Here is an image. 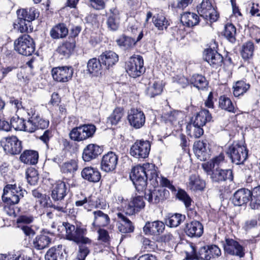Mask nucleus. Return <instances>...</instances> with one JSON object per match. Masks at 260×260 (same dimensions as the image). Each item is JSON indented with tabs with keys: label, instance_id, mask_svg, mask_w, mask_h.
Wrapping results in <instances>:
<instances>
[{
	"label": "nucleus",
	"instance_id": "obj_1",
	"mask_svg": "<svg viewBox=\"0 0 260 260\" xmlns=\"http://www.w3.org/2000/svg\"><path fill=\"white\" fill-rule=\"evenodd\" d=\"M130 178L138 192L143 191L147 186L148 180L153 186L158 185V181L163 188L168 187L172 184L167 178L159 177L154 169V165L149 163L134 167L130 174Z\"/></svg>",
	"mask_w": 260,
	"mask_h": 260
},
{
	"label": "nucleus",
	"instance_id": "obj_2",
	"mask_svg": "<svg viewBox=\"0 0 260 260\" xmlns=\"http://www.w3.org/2000/svg\"><path fill=\"white\" fill-rule=\"evenodd\" d=\"M62 225L66 231V239L78 245L77 259L85 260L90 252L87 245H90L91 244V240L85 237L87 232L86 228L82 225L80 222L74 225L69 222H63Z\"/></svg>",
	"mask_w": 260,
	"mask_h": 260
},
{
	"label": "nucleus",
	"instance_id": "obj_3",
	"mask_svg": "<svg viewBox=\"0 0 260 260\" xmlns=\"http://www.w3.org/2000/svg\"><path fill=\"white\" fill-rule=\"evenodd\" d=\"M27 195V191L20 186L7 184L3 188L2 196L4 210L9 215L14 213V206L23 202Z\"/></svg>",
	"mask_w": 260,
	"mask_h": 260
},
{
	"label": "nucleus",
	"instance_id": "obj_4",
	"mask_svg": "<svg viewBox=\"0 0 260 260\" xmlns=\"http://www.w3.org/2000/svg\"><path fill=\"white\" fill-rule=\"evenodd\" d=\"M16 14L18 21L17 23H14V27L16 28L17 25L18 30L23 33L28 31V27L30 26V23L39 16L40 13L36 8L31 7L19 9Z\"/></svg>",
	"mask_w": 260,
	"mask_h": 260
},
{
	"label": "nucleus",
	"instance_id": "obj_5",
	"mask_svg": "<svg viewBox=\"0 0 260 260\" xmlns=\"http://www.w3.org/2000/svg\"><path fill=\"white\" fill-rule=\"evenodd\" d=\"M69 190L67 185L63 181H59L53 186L51 191V198L54 202H59L56 204H52L50 207L58 211L66 213L67 204L62 202L64 197Z\"/></svg>",
	"mask_w": 260,
	"mask_h": 260
},
{
	"label": "nucleus",
	"instance_id": "obj_6",
	"mask_svg": "<svg viewBox=\"0 0 260 260\" xmlns=\"http://www.w3.org/2000/svg\"><path fill=\"white\" fill-rule=\"evenodd\" d=\"M96 126L91 123L83 124L72 128L69 133L72 140L81 142L93 137Z\"/></svg>",
	"mask_w": 260,
	"mask_h": 260
},
{
	"label": "nucleus",
	"instance_id": "obj_7",
	"mask_svg": "<svg viewBox=\"0 0 260 260\" xmlns=\"http://www.w3.org/2000/svg\"><path fill=\"white\" fill-rule=\"evenodd\" d=\"M248 153L247 147L238 143L230 145L226 151L231 162L236 165H243L248 158Z\"/></svg>",
	"mask_w": 260,
	"mask_h": 260
},
{
	"label": "nucleus",
	"instance_id": "obj_8",
	"mask_svg": "<svg viewBox=\"0 0 260 260\" xmlns=\"http://www.w3.org/2000/svg\"><path fill=\"white\" fill-rule=\"evenodd\" d=\"M35 43L32 38L28 35L20 36L14 42V50L24 56H30L35 51Z\"/></svg>",
	"mask_w": 260,
	"mask_h": 260
},
{
	"label": "nucleus",
	"instance_id": "obj_9",
	"mask_svg": "<svg viewBox=\"0 0 260 260\" xmlns=\"http://www.w3.org/2000/svg\"><path fill=\"white\" fill-rule=\"evenodd\" d=\"M154 187L153 189L145 190L144 198L148 202L152 205H158L162 203L170 197L169 190L163 187Z\"/></svg>",
	"mask_w": 260,
	"mask_h": 260
},
{
	"label": "nucleus",
	"instance_id": "obj_10",
	"mask_svg": "<svg viewBox=\"0 0 260 260\" xmlns=\"http://www.w3.org/2000/svg\"><path fill=\"white\" fill-rule=\"evenodd\" d=\"M143 57L140 55L132 56L126 62L125 70L129 76L136 78L145 71Z\"/></svg>",
	"mask_w": 260,
	"mask_h": 260
},
{
	"label": "nucleus",
	"instance_id": "obj_11",
	"mask_svg": "<svg viewBox=\"0 0 260 260\" xmlns=\"http://www.w3.org/2000/svg\"><path fill=\"white\" fill-rule=\"evenodd\" d=\"M197 11L201 17L211 22H215L219 17V13L209 0H203L200 6L197 7Z\"/></svg>",
	"mask_w": 260,
	"mask_h": 260
},
{
	"label": "nucleus",
	"instance_id": "obj_12",
	"mask_svg": "<svg viewBox=\"0 0 260 260\" xmlns=\"http://www.w3.org/2000/svg\"><path fill=\"white\" fill-rule=\"evenodd\" d=\"M151 145L147 140H137L129 150L131 155L137 158H145L148 156Z\"/></svg>",
	"mask_w": 260,
	"mask_h": 260
},
{
	"label": "nucleus",
	"instance_id": "obj_13",
	"mask_svg": "<svg viewBox=\"0 0 260 260\" xmlns=\"http://www.w3.org/2000/svg\"><path fill=\"white\" fill-rule=\"evenodd\" d=\"M212 183L216 185L225 183L227 181L234 180V174L232 169H215L210 177Z\"/></svg>",
	"mask_w": 260,
	"mask_h": 260
},
{
	"label": "nucleus",
	"instance_id": "obj_14",
	"mask_svg": "<svg viewBox=\"0 0 260 260\" xmlns=\"http://www.w3.org/2000/svg\"><path fill=\"white\" fill-rule=\"evenodd\" d=\"M73 73L74 69L72 66L57 67L51 70L53 79L59 82H66L71 80Z\"/></svg>",
	"mask_w": 260,
	"mask_h": 260
},
{
	"label": "nucleus",
	"instance_id": "obj_15",
	"mask_svg": "<svg viewBox=\"0 0 260 260\" xmlns=\"http://www.w3.org/2000/svg\"><path fill=\"white\" fill-rule=\"evenodd\" d=\"M224 252L228 254L243 257L245 255V248L237 241L226 238L223 242Z\"/></svg>",
	"mask_w": 260,
	"mask_h": 260
},
{
	"label": "nucleus",
	"instance_id": "obj_16",
	"mask_svg": "<svg viewBox=\"0 0 260 260\" xmlns=\"http://www.w3.org/2000/svg\"><path fill=\"white\" fill-rule=\"evenodd\" d=\"M203 58L212 68L216 69L220 67L223 61V56L212 48H207L204 50Z\"/></svg>",
	"mask_w": 260,
	"mask_h": 260
},
{
	"label": "nucleus",
	"instance_id": "obj_17",
	"mask_svg": "<svg viewBox=\"0 0 260 260\" xmlns=\"http://www.w3.org/2000/svg\"><path fill=\"white\" fill-rule=\"evenodd\" d=\"M253 201L252 192L250 190L243 188L237 190L231 198L235 206H241L246 204L250 200Z\"/></svg>",
	"mask_w": 260,
	"mask_h": 260
},
{
	"label": "nucleus",
	"instance_id": "obj_18",
	"mask_svg": "<svg viewBox=\"0 0 260 260\" xmlns=\"http://www.w3.org/2000/svg\"><path fill=\"white\" fill-rule=\"evenodd\" d=\"M127 119L130 125L136 129L142 127L145 123L143 112L138 109H131L128 114Z\"/></svg>",
	"mask_w": 260,
	"mask_h": 260
},
{
	"label": "nucleus",
	"instance_id": "obj_19",
	"mask_svg": "<svg viewBox=\"0 0 260 260\" xmlns=\"http://www.w3.org/2000/svg\"><path fill=\"white\" fill-rule=\"evenodd\" d=\"M118 156L111 151L105 154L102 159L101 167L106 172L113 171L116 169L118 161Z\"/></svg>",
	"mask_w": 260,
	"mask_h": 260
},
{
	"label": "nucleus",
	"instance_id": "obj_20",
	"mask_svg": "<svg viewBox=\"0 0 260 260\" xmlns=\"http://www.w3.org/2000/svg\"><path fill=\"white\" fill-rule=\"evenodd\" d=\"M102 147L96 144H89L83 149L82 158L85 162L96 158L103 152Z\"/></svg>",
	"mask_w": 260,
	"mask_h": 260
},
{
	"label": "nucleus",
	"instance_id": "obj_21",
	"mask_svg": "<svg viewBox=\"0 0 260 260\" xmlns=\"http://www.w3.org/2000/svg\"><path fill=\"white\" fill-rule=\"evenodd\" d=\"M165 225L163 222L156 220L147 221L143 227V232L146 235L158 236L165 230Z\"/></svg>",
	"mask_w": 260,
	"mask_h": 260
},
{
	"label": "nucleus",
	"instance_id": "obj_22",
	"mask_svg": "<svg viewBox=\"0 0 260 260\" xmlns=\"http://www.w3.org/2000/svg\"><path fill=\"white\" fill-rule=\"evenodd\" d=\"M184 231L187 236L191 238L200 237L204 231L202 224L199 221L193 220L185 224Z\"/></svg>",
	"mask_w": 260,
	"mask_h": 260
},
{
	"label": "nucleus",
	"instance_id": "obj_23",
	"mask_svg": "<svg viewBox=\"0 0 260 260\" xmlns=\"http://www.w3.org/2000/svg\"><path fill=\"white\" fill-rule=\"evenodd\" d=\"M193 152L198 159L205 161L210 157V150L206 143L197 141L193 144Z\"/></svg>",
	"mask_w": 260,
	"mask_h": 260
},
{
	"label": "nucleus",
	"instance_id": "obj_24",
	"mask_svg": "<svg viewBox=\"0 0 260 260\" xmlns=\"http://www.w3.org/2000/svg\"><path fill=\"white\" fill-rule=\"evenodd\" d=\"M99 59H101L103 67L109 70L118 62L119 57L115 52L109 50L103 52L99 56Z\"/></svg>",
	"mask_w": 260,
	"mask_h": 260
},
{
	"label": "nucleus",
	"instance_id": "obj_25",
	"mask_svg": "<svg viewBox=\"0 0 260 260\" xmlns=\"http://www.w3.org/2000/svg\"><path fill=\"white\" fill-rule=\"evenodd\" d=\"M22 149L21 142L16 136L7 138L4 149L7 150L8 153L13 155L18 154L21 152Z\"/></svg>",
	"mask_w": 260,
	"mask_h": 260
},
{
	"label": "nucleus",
	"instance_id": "obj_26",
	"mask_svg": "<svg viewBox=\"0 0 260 260\" xmlns=\"http://www.w3.org/2000/svg\"><path fill=\"white\" fill-rule=\"evenodd\" d=\"M103 64L99 57L90 59L87 63V71L91 77H99L103 72Z\"/></svg>",
	"mask_w": 260,
	"mask_h": 260
},
{
	"label": "nucleus",
	"instance_id": "obj_27",
	"mask_svg": "<svg viewBox=\"0 0 260 260\" xmlns=\"http://www.w3.org/2000/svg\"><path fill=\"white\" fill-rule=\"evenodd\" d=\"M67 253L61 245L50 248L45 254L46 260H67Z\"/></svg>",
	"mask_w": 260,
	"mask_h": 260
},
{
	"label": "nucleus",
	"instance_id": "obj_28",
	"mask_svg": "<svg viewBox=\"0 0 260 260\" xmlns=\"http://www.w3.org/2000/svg\"><path fill=\"white\" fill-rule=\"evenodd\" d=\"M76 46V41L67 40L56 49L57 52L61 55V58H68L74 51Z\"/></svg>",
	"mask_w": 260,
	"mask_h": 260
},
{
	"label": "nucleus",
	"instance_id": "obj_29",
	"mask_svg": "<svg viewBox=\"0 0 260 260\" xmlns=\"http://www.w3.org/2000/svg\"><path fill=\"white\" fill-rule=\"evenodd\" d=\"M212 115L208 110L202 109L197 113L194 118L191 119L192 125L196 126H203L208 122L212 120Z\"/></svg>",
	"mask_w": 260,
	"mask_h": 260
},
{
	"label": "nucleus",
	"instance_id": "obj_30",
	"mask_svg": "<svg viewBox=\"0 0 260 260\" xmlns=\"http://www.w3.org/2000/svg\"><path fill=\"white\" fill-rule=\"evenodd\" d=\"M82 177L91 182H98L101 178V173L96 168L91 167L84 168L81 172Z\"/></svg>",
	"mask_w": 260,
	"mask_h": 260
},
{
	"label": "nucleus",
	"instance_id": "obj_31",
	"mask_svg": "<svg viewBox=\"0 0 260 260\" xmlns=\"http://www.w3.org/2000/svg\"><path fill=\"white\" fill-rule=\"evenodd\" d=\"M145 204L142 196H138L133 198L129 203L126 213L133 215L145 207Z\"/></svg>",
	"mask_w": 260,
	"mask_h": 260
},
{
	"label": "nucleus",
	"instance_id": "obj_32",
	"mask_svg": "<svg viewBox=\"0 0 260 260\" xmlns=\"http://www.w3.org/2000/svg\"><path fill=\"white\" fill-rule=\"evenodd\" d=\"M69 34V29L66 24L63 23H59L54 26L50 31V35L53 39H63L66 38Z\"/></svg>",
	"mask_w": 260,
	"mask_h": 260
},
{
	"label": "nucleus",
	"instance_id": "obj_33",
	"mask_svg": "<svg viewBox=\"0 0 260 260\" xmlns=\"http://www.w3.org/2000/svg\"><path fill=\"white\" fill-rule=\"evenodd\" d=\"M39 153L33 150H25L21 154L20 160L27 165H36L38 161Z\"/></svg>",
	"mask_w": 260,
	"mask_h": 260
},
{
	"label": "nucleus",
	"instance_id": "obj_34",
	"mask_svg": "<svg viewBox=\"0 0 260 260\" xmlns=\"http://www.w3.org/2000/svg\"><path fill=\"white\" fill-rule=\"evenodd\" d=\"M181 21L184 25L187 27H193L199 24L200 22L199 16L194 13L186 12L182 15Z\"/></svg>",
	"mask_w": 260,
	"mask_h": 260
},
{
	"label": "nucleus",
	"instance_id": "obj_35",
	"mask_svg": "<svg viewBox=\"0 0 260 260\" xmlns=\"http://www.w3.org/2000/svg\"><path fill=\"white\" fill-rule=\"evenodd\" d=\"M33 120L31 122L34 124H31V126L29 129L27 130L29 131V133H34L37 129H44L47 128L49 124V121L47 119H45L39 115L32 116Z\"/></svg>",
	"mask_w": 260,
	"mask_h": 260
},
{
	"label": "nucleus",
	"instance_id": "obj_36",
	"mask_svg": "<svg viewBox=\"0 0 260 260\" xmlns=\"http://www.w3.org/2000/svg\"><path fill=\"white\" fill-rule=\"evenodd\" d=\"M51 242V238L48 236L43 234L37 235L34 239L32 244L35 248L42 250L48 247Z\"/></svg>",
	"mask_w": 260,
	"mask_h": 260
},
{
	"label": "nucleus",
	"instance_id": "obj_37",
	"mask_svg": "<svg viewBox=\"0 0 260 260\" xmlns=\"http://www.w3.org/2000/svg\"><path fill=\"white\" fill-rule=\"evenodd\" d=\"M117 45L120 48L126 50L135 45V39L124 34L120 36L116 40Z\"/></svg>",
	"mask_w": 260,
	"mask_h": 260
},
{
	"label": "nucleus",
	"instance_id": "obj_38",
	"mask_svg": "<svg viewBox=\"0 0 260 260\" xmlns=\"http://www.w3.org/2000/svg\"><path fill=\"white\" fill-rule=\"evenodd\" d=\"M188 187L194 191L203 190L205 187V183L198 175H191L189 178Z\"/></svg>",
	"mask_w": 260,
	"mask_h": 260
},
{
	"label": "nucleus",
	"instance_id": "obj_39",
	"mask_svg": "<svg viewBox=\"0 0 260 260\" xmlns=\"http://www.w3.org/2000/svg\"><path fill=\"white\" fill-rule=\"evenodd\" d=\"M186 217L180 213H175L166 219V224L170 228H176L185 220Z\"/></svg>",
	"mask_w": 260,
	"mask_h": 260
},
{
	"label": "nucleus",
	"instance_id": "obj_40",
	"mask_svg": "<svg viewBox=\"0 0 260 260\" xmlns=\"http://www.w3.org/2000/svg\"><path fill=\"white\" fill-rule=\"evenodd\" d=\"M219 107L230 113H235L236 109L231 100L225 95L221 96L218 101Z\"/></svg>",
	"mask_w": 260,
	"mask_h": 260
},
{
	"label": "nucleus",
	"instance_id": "obj_41",
	"mask_svg": "<svg viewBox=\"0 0 260 260\" xmlns=\"http://www.w3.org/2000/svg\"><path fill=\"white\" fill-rule=\"evenodd\" d=\"M110 12L106 21L107 28L110 31H115L119 27V19L111 9Z\"/></svg>",
	"mask_w": 260,
	"mask_h": 260
},
{
	"label": "nucleus",
	"instance_id": "obj_42",
	"mask_svg": "<svg viewBox=\"0 0 260 260\" xmlns=\"http://www.w3.org/2000/svg\"><path fill=\"white\" fill-rule=\"evenodd\" d=\"M250 84L243 80L238 81L233 86V94L235 97L243 95L250 88Z\"/></svg>",
	"mask_w": 260,
	"mask_h": 260
},
{
	"label": "nucleus",
	"instance_id": "obj_43",
	"mask_svg": "<svg viewBox=\"0 0 260 260\" xmlns=\"http://www.w3.org/2000/svg\"><path fill=\"white\" fill-rule=\"evenodd\" d=\"M190 82L193 85L199 89H203L206 88L208 82L206 78L199 74L194 75L190 79Z\"/></svg>",
	"mask_w": 260,
	"mask_h": 260
},
{
	"label": "nucleus",
	"instance_id": "obj_44",
	"mask_svg": "<svg viewBox=\"0 0 260 260\" xmlns=\"http://www.w3.org/2000/svg\"><path fill=\"white\" fill-rule=\"evenodd\" d=\"M78 169L77 162L75 159H71L64 162L60 167V170L64 174H73Z\"/></svg>",
	"mask_w": 260,
	"mask_h": 260
},
{
	"label": "nucleus",
	"instance_id": "obj_45",
	"mask_svg": "<svg viewBox=\"0 0 260 260\" xmlns=\"http://www.w3.org/2000/svg\"><path fill=\"white\" fill-rule=\"evenodd\" d=\"M236 28L232 23H228L225 25L223 36L232 43L236 41Z\"/></svg>",
	"mask_w": 260,
	"mask_h": 260
},
{
	"label": "nucleus",
	"instance_id": "obj_46",
	"mask_svg": "<svg viewBox=\"0 0 260 260\" xmlns=\"http://www.w3.org/2000/svg\"><path fill=\"white\" fill-rule=\"evenodd\" d=\"M152 20L155 26L159 30L166 29L170 24L166 17L161 14L154 15Z\"/></svg>",
	"mask_w": 260,
	"mask_h": 260
},
{
	"label": "nucleus",
	"instance_id": "obj_47",
	"mask_svg": "<svg viewBox=\"0 0 260 260\" xmlns=\"http://www.w3.org/2000/svg\"><path fill=\"white\" fill-rule=\"evenodd\" d=\"M175 196L177 199L184 203L186 208L190 207L192 199L184 189L179 188L175 194Z\"/></svg>",
	"mask_w": 260,
	"mask_h": 260
},
{
	"label": "nucleus",
	"instance_id": "obj_48",
	"mask_svg": "<svg viewBox=\"0 0 260 260\" xmlns=\"http://www.w3.org/2000/svg\"><path fill=\"white\" fill-rule=\"evenodd\" d=\"M254 51V45L251 41H248L242 46L241 55L245 60H247L253 55Z\"/></svg>",
	"mask_w": 260,
	"mask_h": 260
},
{
	"label": "nucleus",
	"instance_id": "obj_49",
	"mask_svg": "<svg viewBox=\"0 0 260 260\" xmlns=\"http://www.w3.org/2000/svg\"><path fill=\"white\" fill-rule=\"evenodd\" d=\"M122 116V110L120 108H116L108 118L107 123L111 125H116L120 121Z\"/></svg>",
	"mask_w": 260,
	"mask_h": 260
},
{
	"label": "nucleus",
	"instance_id": "obj_50",
	"mask_svg": "<svg viewBox=\"0 0 260 260\" xmlns=\"http://www.w3.org/2000/svg\"><path fill=\"white\" fill-rule=\"evenodd\" d=\"M25 120L18 116L15 115L12 117L10 120L11 128L13 127L16 131H23L26 128L25 126Z\"/></svg>",
	"mask_w": 260,
	"mask_h": 260
},
{
	"label": "nucleus",
	"instance_id": "obj_51",
	"mask_svg": "<svg viewBox=\"0 0 260 260\" xmlns=\"http://www.w3.org/2000/svg\"><path fill=\"white\" fill-rule=\"evenodd\" d=\"M28 183L31 185H36L39 180L38 171L34 168L28 169L25 172Z\"/></svg>",
	"mask_w": 260,
	"mask_h": 260
},
{
	"label": "nucleus",
	"instance_id": "obj_52",
	"mask_svg": "<svg viewBox=\"0 0 260 260\" xmlns=\"http://www.w3.org/2000/svg\"><path fill=\"white\" fill-rule=\"evenodd\" d=\"M94 221L93 224L95 222L99 221L103 225H106L109 223L110 218L108 214L104 213L101 210H97L93 212Z\"/></svg>",
	"mask_w": 260,
	"mask_h": 260
},
{
	"label": "nucleus",
	"instance_id": "obj_53",
	"mask_svg": "<svg viewBox=\"0 0 260 260\" xmlns=\"http://www.w3.org/2000/svg\"><path fill=\"white\" fill-rule=\"evenodd\" d=\"M162 91L161 85L156 82H154L152 86H149L147 89V94L150 98L161 94Z\"/></svg>",
	"mask_w": 260,
	"mask_h": 260
},
{
	"label": "nucleus",
	"instance_id": "obj_54",
	"mask_svg": "<svg viewBox=\"0 0 260 260\" xmlns=\"http://www.w3.org/2000/svg\"><path fill=\"white\" fill-rule=\"evenodd\" d=\"M209 247L204 246L199 249L196 248V260H210L208 253Z\"/></svg>",
	"mask_w": 260,
	"mask_h": 260
},
{
	"label": "nucleus",
	"instance_id": "obj_55",
	"mask_svg": "<svg viewBox=\"0 0 260 260\" xmlns=\"http://www.w3.org/2000/svg\"><path fill=\"white\" fill-rule=\"evenodd\" d=\"M210 160L212 164V167L215 169H222L223 165L226 162L223 153H220L219 155L213 157Z\"/></svg>",
	"mask_w": 260,
	"mask_h": 260
},
{
	"label": "nucleus",
	"instance_id": "obj_56",
	"mask_svg": "<svg viewBox=\"0 0 260 260\" xmlns=\"http://www.w3.org/2000/svg\"><path fill=\"white\" fill-rule=\"evenodd\" d=\"M118 230L122 233H132L134 230V226L131 221L124 222L123 223H119Z\"/></svg>",
	"mask_w": 260,
	"mask_h": 260
},
{
	"label": "nucleus",
	"instance_id": "obj_57",
	"mask_svg": "<svg viewBox=\"0 0 260 260\" xmlns=\"http://www.w3.org/2000/svg\"><path fill=\"white\" fill-rule=\"evenodd\" d=\"M209 247L208 253L210 259L215 257H218L221 254L220 249L216 245H207Z\"/></svg>",
	"mask_w": 260,
	"mask_h": 260
},
{
	"label": "nucleus",
	"instance_id": "obj_58",
	"mask_svg": "<svg viewBox=\"0 0 260 260\" xmlns=\"http://www.w3.org/2000/svg\"><path fill=\"white\" fill-rule=\"evenodd\" d=\"M109 0H89L90 6L98 10H103L106 7V4Z\"/></svg>",
	"mask_w": 260,
	"mask_h": 260
},
{
	"label": "nucleus",
	"instance_id": "obj_59",
	"mask_svg": "<svg viewBox=\"0 0 260 260\" xmlns=\"http://www.w3.org/2000/svg\"><path fill=\"white\" fill-rule=\"evenodd\" d=\"M257 225V219L256 218H254L246 220L243 223L242 228L245 231H248L256 228Z\"/></svg>",
	"mask_w": 260,
	"mask_h": 260
},
{
	"label": "nucleus",
	"instance_id": "obj_60",
	"mask_svg": "<svg viewBox=\"0 0 260 260\" xmlns=\"http://www.w3.org/2000/svg\"><path fill=\"white\" fill-rule=\"evenodd\" d=\"M17 227L29 238H32L35 235V231L31 227L27 225H18Z\"/></svg>",
	"mask_w": 260,
	"mask_h": 260
},
{
	"label": "nucleus",
	"instance_id": "obj_61",
	"mask_svg": "<svg viewBox=\"0 0 260 260\" xmlns=\"http://www.w3.org/2000/svg\"><path fill=\"white\" fill-rule=\"evenodd\" d=\"M82 30V27L79 25H73L70 29V36L68 38L69 40L75 41V38L77 37Z\"/></svg>",
	"mask_w": 260,
	"mask_h": 260
},
{
	"label": "nucleus",
	"instance_id": "obj_62",
	"mask_svg": "<svg viewBox=\"0 0 260 260\" xmlns=\"http://www.w3.org/2000/svg\"><path fill=\"white\" fill-rule=\"evenodd\" d=\"M34 218L32 216L25 215H20L17 219V223L18 225H24L23 224H29L33 221Z\"/></svg>",
	"mask_w": 260,
	"mask_h": 260
},
{
	"label": "nucleus",
	"instance_id": "obj_63",
	"mask_svg": "<svg viewBox=\"0 0 260 260\" xmlns=\"http://www.w3.org/2000/svg\"><path fill=\"white\" fill-rule=\"evenodd\" d=\"M99 234L98 240H101L104 242H108L110 239V236L108 231L103 229H100L98 231Z\"/></svg>",
	"mask_w": 260,
	"mask_h": 260
},
{
	"label": "nucleus",
	"instance_id": "obj_64",
	"mask_svg": "<svg viewBox=\"0 0 260 260\" xmlns=\"http://www.w3.org/2000/svg\"><path fill=\"white\" fill-rule=\"evenodd\" d=\"M252 198L256 203L260 204V185L253 188L252 191Z\"/></svg>",
	"mask_w": 260,
	"mask_h": 260
}]
</instances>
